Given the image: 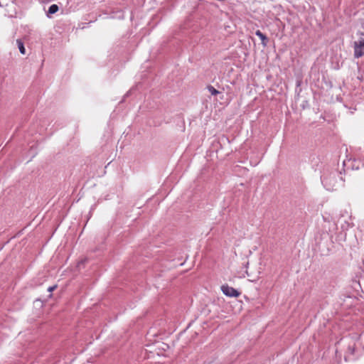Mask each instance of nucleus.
<instances>
[{
	"label": "nucleus",
	"instance_id": "obj_16",
	"mask_svg": "<svg viewBox=\"0 0 364 364\" xmlns=\"http://www.w3.org/2000/svg\"><path fill=\"white\" fill-rule=\"evenodd\" d=\"M307 105L305 103L303 105V108L304 109Z\"/></svg>",
	"mask_w": 364,
	"mask_h": 364
},
{
	"label": "nucleus",
	"instance_id": "obj_2",
	"mask_svg": "<svg viewBox=\"0 0 364 364\" xmlns=\"http://www.w3.org/2000/svg\"><path fill=\"white\" fill-rule=\"evenodd\" d=\"M174 256H175V250H166L162 255V258H161V262H164V261H170L172 264H171L170 267H168V268L176 267L178 265H180V266L183 265V262L177 263L175 262L176 259H175Z\"/></svg>",
	"mask_w": 364,
	"mask_h": 364
},
{
	"label": "nucleus",
	"instance_id": "obj_1",
	"mask_svg": "<svg viewBox=\"0 0 364 364\" xmlns=\"http://www.w3.org/2000/svg\"><path fill=\"white\" fill-rule=\"evenodd\" d=\"M322 183L328 191L336 190L339 186H343L344 180L336 173H330L328 176L321 177Z\"/></svg>",
	"mask_w": 364,
	"mask_h": 364
},
{
	"label": "nucleus",
	"instance_id": "obj_7",
	"mask_svg": "<svg viewBox=\"0 0 364 364\" xmlns=\"http://www.w3.org/2000/svg\"><path fill=\"white\" fill-rule=\"evenodd\" d=\"M16 43H17V46H18L20 53L21 54L24 55L26 53V49H25L24 44H23V41L21 39H18L16 41Z\"/></svg>",
	"mask_w": 364,
	"mask_h": 364
},
{
	"label": "nucleus",
	"instance_id": "obj_14",
	"mask_svg": "<svg viewBox=\"0 0 364 364\" xmlns=\"http://www.w3.org/2000/svg\"><path fill=\"white\" fill-rule=\"evenodd\" d=\"M148 335L152 336V335H155V334L152 333L151 330H149V332H148Z\"/></svg>",
	"mask_w": 364,
	"mask_h": 364
},
{
	"label": "nucleus",
	"instance_id": "obj_13",
	"mask_svg": "<svg viewBox=\"0 0 364 364\" xmlns=\"http://www.w3.org/2000/svg\"><path fill=\"white\" fill-rule=\"evenodd\" d=\"M57 287H58L57 284H55L53 286H51V287H48V291L52 292L53 291H54L57 288Z\"/></svg>",
	"mask_w": 364,
	"mask_h": 364
},
{
	"label": "nucleus",
	"instance_id": "obj_10",
	"mask_svg": "<svg viewBox=\"0 0 364 364\" xmlns=\"http://www.w3.org/2000/svg\"><path fill=\"white\" fill-rule=\"evenodd\" d=\"M169 348H170V346H169V345H168V344L165 343H162L161 344V350L166 351V350H168Z\"/></svg>",
	"mask_w": 364,
	"mask_h": 364
},
{
	"label": "nucleus",
	"instance_id": "obj_11",
	"mask_svg": "<svg viewBox=\"0 0 364 364\" xmlns=\"http://www.w3.org/2000/svg\"><path fill=\"white\" fill-rule=\"evenodd\" d=\"M354 43H356L361 47H364V38H360L358 41H355Z\"/></svg>",
	"mask_w": 364,
	"mask_h": 364
},
{
	"label": "nucleus",
	"instance_id": "obj_8",
	"mask_svg": "<svg viewBox=\"0 0 364 364\" xmlns=\"http://www.w3.org/2000/svg\"><path fill=\"white\" fill-rule=\"evenodd\" d=\"M207 89L212 95H217L218 94L220 93L218 90H217L213 86L210 85L207 86Z\"/></svg>",
	"mask_w": 364,
	"mask_h": 364
},
{
	"label": "nucleus",
	"instance_id": "obj_5",
	"mask_svg": "<svg viewBox=\"0 0 364 364\" xmlns=\"http://www.w3.org/2000/svg\"><path fill=\"white\" fill-rule=\"evenodd\" d=\"M255 35L257 36L261 39L262 44L264 46H267V45L269 42V38L266 36V35H264L263 33H262L259 30H257L255 32Z\"/></svg>",
	"mask_w": 364,
	"mask_h": 364
},
{
	"label": "nucleus",
	"instance_id": "obj_4",
	"mask_svg": "<svg viewBox=\"0 0 364 364\" xmlns=\"http://www.w3.org/2000/svg\"><path fill=\"white\" fill-rule=\"evenodd\" d=\"M364 55V47L354 43V57L359 58Z\"/></svg>",
	"mask_w": 364,
	"mask_h": 364
},
{
	"label": "nucleus",
	"instance_id": "obj_6",
	"mask_svg": "<svg viewBox=\"0 0 364 364\" xmlns=\"http://www.w3.org/2000/svg\"><path fill=\"white\" fill-rule=\"evenodd\" d=\"M59 9V7L57 4H52L48 11L47 15L49 16L51 14H55Z\"/></svg>",
	"mask_w": 364,
	"mask_h": 364
},
{
	"label": "nucleus",
	"instance_id": "obj_9",
	"mask_svg": "<svg viewBox=\"0 0 364 364\" xmlns=\"http://www.w3.org/2000/svg\"><path fill=\"white\" fill-rule=\"evenodd\" d=\"M248 264H249L248 262H247L246 264H245V268H246L245 273H246L247 276L248 277H250V280L254 281V280L256 279L257 277H252L251 274L249 273L248 269H248V267H247Z\"/></svg>",
	"mask_w": 364,
	"mask_h": 364
},
{
	"label": "nucleus",
	"instance_id": "obj_15",
	"mask_svg": "<svg viewBox=\"0 0 364 364\" xmlns=\"http://www.w3.org/2000/svg\"><path fill=\"white\" fill-rule=\"evenodd\" d=\"M362 28L364 29V21L361 23Z\"/></svg>",
	"mask_w": 364,
	"mask_h": 364
},
{
	"label": "nucleus",
	"instance_id": "obj_12",
	"mask_svg": "<svg viewBox=\"0 0 364 364\" xmlns=\"http://www.w3.org/2000/svg\"><path fill=\"white\" fill-rule=\"evenodd\" d=\"M348 351L350 353L351 355H353L355 353V346H349L348 348Z\"/></svg>",
	"mask_w": 364,
	"mask_h": 364
},
{
	"label": "nucleus",
	"instance_id": "obj_17",
	"mask_svg": "<svg viewBox=\"0 0 364 364\" xmlns=\"http://www.w3.org/2000/svg\"><path fill=\"white\" fill-rule=\"evenodd\" d=\"M360 34H361L362 36H364V33H361Z\"/></svg>",
	"mask_w": 364,
	"mask_h": 364
},
{
	"label": "nucleus",
	"instance_id": "obj_3",
	"mask_svg": "<svg viewBox=\"0 0 364 364\" xmlns=\"http://www.w3.org/2000/svg\"><path fill=\"white\" fill-rule=\"evenodd\" d=\"M221 291L225 296L230 297H238L241 294L239 291L228 284L222 285Z\"/></svg>",
	"mask_w": 364,
	"mask_h": 364
}]
</instances>
